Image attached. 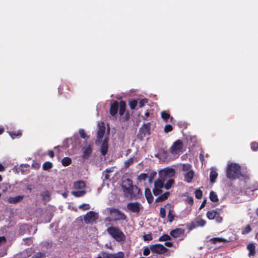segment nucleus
<instances>
[{
    "label": "nucleus",
    "mask_w": 258,
    "mask_h": 258,
    "mask_svg": "<svg viewBox=\"0 0 258 258\" xmlns=\"http://www.w3.org/2000/svg\"><path fill=\"white\" fill-rule=\"evenodd\" d=\"M108 234L114 240L118 242H124L126 236L122 230L118 227L110 226L106 229Z\"/></svg>",
    "instance_id": "nucleus-1"
},
{
    "label": "nucleus",
    "mask_w": 258,
    "mask_h": 258,
    "mask_svg": "<svg viewBox=\"0 0 258 258\" xmlns=\"http://www.w3.org/2000/svg\"><path fill=\"white\" fill-rule=\"evenodd\" d=\"M241 176L240 166L233 163L229 164L226 169V176L230 179H236Z\"/></svg>",
    "instance_id": "nucleus-2"
},
{
    "label": "nucleus",
    "mask_w": 258,
    "mask_h": 258,
    "mask_svg": "<svg viewBox=\"0 0 258 258\" xmlns=\"http://www.w3.org/2000/svg\"><path fill=\"white\" fill-rule=\"evenodd\" d=\"M109 212L110 214L112 215L114 217L113 221L120 220L127 221V216L121 211L116 208H109Z\"/></svg>",
    "instance_id": "nucleus-3"
},
{
    "label": "nucleus",
    "mask_w": 258,
    "mask_h": 258,
    "mask_svg": "<svg viewBox=\"0 0 258 258\" xmlns=\"http://www.w3.org/2000/svg\"><path fill=\"white\" fill-rule=\"evenodd\" d=\"M150 130H151V123L150 122H148L146 123H144L142 127H141L139 129V133L137 135V137L141 141L143 140L144 137L146 135H149L150 134Z\"/></svg>",
    "instance_id": "nucleus-4"
},
{
    "label": "nucleus",
    "mask_w": 258,
    "mask_h": 258,
    "mask_svg": "<svg viewBox=\"0 0 258 258\" xmlns=\"http://www.w3.org/2000/svg\"><path fill=\"white\" fill-rule=\"evenodd\" d=\"M183 144L181 140H178L173 143L170 149V153L176 155L183 152Z\"/></svg>",
    "instance_id": "nucleus-5"
},
{
    "label": "nucleus",
    "mask_w": 258,
    "mask_h": 258,
    "mask_svg": "<svg viewBox=\"0 0 258 258\" xmlns=\"http://www.w3.org/2000/svg\"><path fill=\"white\" fill-rule=\"evenodd\" d=\"M123 183L125 184L122 185L124 196L126 197H130L131 198L132 191V186H133V182L132 180L127 179L124 180Z\"/></svg>",
    "instance_id": "nucleus-6"
},
{
    "label": "nucleus",
    "mask_w": 258,
    "mask_h": 258,
    "mask_svg": "<svg viewBox=\"0 0 258 258\" xmlns=\"http://www.w3.org/2000/svg\"><path fill=\"white\" fill-rule=\"evenodd\" d=\"M150 250L153 252L159 254H164L168 251V249L160 243L150 245Z\"/></svg>",
    "instance_id": "nucleus-7"
},
{
    "label": "nucleus",
    "mask_w": 258,
    "mask_h": 258,
    "mask_svg": "<svg viewBox=\"0 0 258 258\" xmlns=\"http://www.w3.org/2000/svg\"><path fill=\"white\" fill-rule=\"evenodd\" d=\"M98 128L96 135L97 139L95 141V144L96 145H98L100 143V140L103 138L106 129L104 123L103 122L101 124H98Z\"/></svg>",
    "instance_id": "nucleus-8"
},
{
    "label": "nucleus",
    "mask_w": 258,
    "mask_h": 258,
    "mask_svg": "<svg viewBox=\"0 0 258 258\" xmlns=\"http://www.w3.org/2000/svg\"><path fill=\"white\" fill-rule=\"evenodd\" d=\"M126 207L132 212L139 213L141 209V205L138 202H131L127 204Z\"/></svg>",
    "instance_id": "nucleus-9"
},
{
    "label": "nucleus",
    "mask_w": 258,
    "mask_h": 258,
    "mask_svg": "<svg viewBox=\"0 0 258 258\" xmlns=\"http://www.w3.org/2000/svg\"><path fill=\"white\" fill-rule=\"evenodd\" d=\"M97 219V214L93 211H89L84 217V220L86 224L91 223Z\"/></svg>",
    "instance_id": "nucleus-10"
},
{
    "label": "nucleus",
    "mask_w": 258,
    "mask_h": 258,
    "mask_svg": "<svg viewBox=\"0 0 258 258\" xmlns=\"http://www.w3.org/2000/svg\"><path fill=\"white\" fill-rule=\"evenodd\" d=\"M108 141L109 139L107 137L104 139L101 147H100V153L102 156H105L108 150Z\"/></svg>",
    "instance_id": "nucleus-11"
},
{
    "label": "nucleus",
    "mask_w": 258,
    "mask_h": 258,
    "mask_svg": "<svg viewBox=\"0 0 258 258\" xmlns=\"http://www.w3.org/2000/svg\"><path fill=\"white\" fill-rule=\"evenodd\" d=\"M175 171L173 168H165L160 172V176L162 178V176L164 177H170L174 175Z\"/></svg>",
    "instance_id": "nucleus-12"
},
{
    "label": "nucleus",
    "mask_w": 258,
    "mask_h": 258,
    "mask_svg": "<svg viewBox=\"0 0 258 258\" xmlns=\"http://www.w3.org/2000/svg\"><path fill=\"white\" fill-rule=\"evenodd\" d=\"M132 191L131 198L134 199H139L141 196L142 195V192L140 188H139L137 185H133L132 186Z\"/></svg>",
    "instance_id": "nucleus-13"
},
{
    "label": "nucleus",
    "mask_w": 258,
    "mask_h": 258,
    "mask_svg": "<svg viewBox=\"0 0 258 258\" xmlns=\"http://www.w3.org/2000/svg\"><path fill=\"white\" fill-rule=\"evenodd\" d=\"M185 232V229L178 228L172 230L170 232V235L174 238L179 237L180 235H183Z\"/></svg>",
    "instance_id": "nucleus-14"
},
{
    "label": "nucleus",
    "mask_w": 258,
    "mask_h": 258,
    "mask_svg": "<svg viewBox=\"0 0 258 258\" xmlns=\"http://www.w3.org/2000/svg\"><path fill=\"white\" fill-rule=\"evenodd\" d=\"M119 103L117 101H114L110 105L109 112L113 116H115L118 110Z\"/></svg>",
    "instance_id": "nucleus-15"
},
{
    "label": "nucleus",
    "mask_w": 258,
    "mask_h": 258,
    "mask_svg": "<svg viewBox=\"0 0 258 258\" xmlns=\"http://www.w3.org/2000/svg\"><path fill=\"white\" fill-rule=\"evenodd\" d=\"M70 91L69 85L67 83H62L58 87V92L60 94L65 95Z\"/></svg>",
    "instance_id": "nucleus-16"
},
{
    "label": "nucleus",
    "mask_w": 258,
    "mask_h": 258,
    "mask_svg": "<svg viewBox=\"0 0 258 258\" xmlns=\"http://www.w3.org/2000/svg\"><path fill=\"white\" fill-rule=\"evenodd\" d=\"M104 258H123L124 253L122 252H118L116 253H104Z\"/></svg>",
    "instance_id": "nucleus-17"
},
{
    "label": "nucleus",
    "mask_w": 258,
    "mask_h": 258,
    "mask_svg": "<svg viewBox=\"0 0 258 258\" xmlns=\"http://www.w3.org/2000/svg\"><path fill=\"white\" fill-rule=\"evenodd\" d=\"M92 152V146L90 144L88 145L87 147L84 149L83 154V158L84 159H88Z\"/></svg>",
    "instance_id": "nucleus-18"
},
{
    "label": "nucleus",
    "mask_w": 258,
    "mask_h": 258,
    "mask_svg": "<svg viewBox=\"0 0 258 258\" xmlns=\"http://www.w3.org/2000/svg\"><path fill=\"white\" fill-rule=\"evenodd\" d=\"M246 248L248 250V256H254L255 254V246L254 243H249L246 246Z\"/></svg>",
    "instance_id": "nucleus-19"
},
{
    "label": "nucleus",
    "mask_w": 258,
    "mask_h": 258,
    "mask_svg": "<svg viewBox=\"0 0 258 258\" xmlns=\"http://www.w3.org/2000/svg\"><path fill=\"white\" fill-rule=\"evenodd\" d=\"M194 174L195 173L194 171L192 170H190L189 171H187L184 175V181L187 183L191 182L193 178Z\"/></svg>",
    "instance_id": "nucleus-20"
},
{
    "label": "nucleus",
    "mask_w": 258,
    "mask_h": 258,
    "mask_svg": "<svg viewBox=\"0 0 258 258\" xmlns=\"http://www.w3.org/2000/svg\"><path fill=\"white\" fill-rule=\"evenodd\" d=\"M126 102L123 100H121L119 103L118 111L119 115L122 116L125 112Z\"/></svg>",
    "instance_id": "nucleus-21"
},
{
    "label": "nucleus",
    "mask_w": 258,
    "mask_h": 258,
    "mask_svg": "<svg viewBox=\"0 0 258 258\" xmlns=\"http://www.w3.org/2000/svg\"><path fill=\"white\" fill-rule=\"evenodd\" d=\"M145 196L149 204H151L153 201L154 198L151 194V191L150 188H146L145 190Z\"/></svg>",
    "instance_id": "nucleus-22"
},
{
    "label": "nucleus",
    "mask_w": 258,
    "mask_h": 258,
    "mask_svg": "<svg viewBox=\"0 0 258 258\" xmlns=\"http://www.w3.org/2000/svg\"><path fill=\"white\" fill-rule=\"evenodd\" d=\"M221 211L220 209L217 208L215 210H211L207 212L206 214L207 217L209 220H213L216 216V214H218V211Z\"/></svg>",
    "instance_id": "nucleus-23"
},
{
    "label": "nucleus",
    "mask_w": 258,
    "mask_h": 258,
    "mask_svg": "<svg viewBox=\"0 0 258 258\" xmlns=\"http://www.w3.org/2000/svg\"><path fill=\"white\" fill-rule=\"evenodd\" d=\"M23 196H18L15 197H9L8 201L11 204H17L23 199Z\"/></svg>",
    "instance_id": "nucleus-24"
},
{
    "label": "nucleus",
    "mask_w": 258,
    "mask_h": 258,
    "mask_svg": "<svg viewBox=\"0 0 258 258\" xmlns=\"http://www.w3.org/2000/svg\"><path fill=\"white\" fill-rule=\"evenodd\" d=\"M209 241L211 244H216L220 242H227L228 240L224 238L214 237L211 238Z\"/></svg>",
    "instance_id": "nucleus-25"
},
{
    "label": "nucleus",
    "mask_w": 258,
    "mask_h": 258,
    "mask_svg": "<svg viewBox=\"0 0 258 258\" xmlns=\"http://www.w3.org/2000/svg\"><path fill=\"white\" fill-rule=\"evenodd\" d=\"M85 183L82 180L77 181L74 183V187L76 189H82L85 187Z\"/></svg>",
    "instance_id": "nucleus-26"
},
{
    "label": "nucleus",
    "mask_w": 258,
    "mask_h": 258,
    "mask_svg": "<svg viewBox=\"0 0 258 258\" xmlns=\"http://www.w3.org/2000/svg\"><path fill=\"white\" fill-rule=\"evenodd\" d=\"M170 195L169 192L167 191L159 196L155 199V202L158 203L167 200Z\"/></svg>",
    "instance_id": "nucleus-27"
},
{
    "label": "nucleus",
    "mask_w": 258,
    "mask_h": 258,
    "mask_svg": "<svg viewBox=\"0 0 258 258\" xmlns=\"http://www.w3.org/2000/svg\"><path fill=\"white\" fill-rule=\"evenodd\" d=\"M218 176V173L215 170H212L210 173V180L211 183H214Z\"/></svg>",
    "instance_id": "nucleus-28"
},
{
    "label": "nucleus",
    "mask_w": 258,
    "mask_h": 258,
    "mask_svg": "<svg viewBox=\"0 0 258 258\" xmlns=\"http://www.w3.org/2000/svg\"><path fill=\"white\" fill-rule=\"evenodd\" d=\"M164 178L162 179V178L160 177V178L158 179L154 183V187H158V188H162L164 186Z\"/></svg>",
    "instance_id": "nucleus-29"
},
{
    "label": "nucleus",
    "mask_w": 258,
    "mask_h": 258,
    "mask_svg": "<svg viewBox=\"0 0 258 258\" xmlns=\"http://www.w3.org/2000/svg\"><path fill=\"white\" fill-rule=\"evenodd\" d=\"M86 193L85 190H82L80 191H73L71 194L75 197H81L84 196Z\"/></svg>",
    "instance_id": "nucleus-30"
},
{
    "label": "nucleus",
    "mask_w": 258,
    "mask_h": 258,
    "mask_svg": "<svg viewBox=\"0 0 258 258\" xmlns=\"http://www.w3.org/2000/svg\"><path fill=\"white\" fill-rule=\"evenodd\" d=\"M72 163V160L70 157H64L61 160V164L63 166H68Z\"/></svg>",
    "instance_id": "nucleus-31"
},
{
    "label": "nucleus",
    "mask_w": 258,
    "mask_h": 258,
    "mask_svg": "<svg viewBox=\"0 0 258 258\" xmlns=\"http://www.w3.org/2000/svg\"><path fill=\"white\" fill-rule=\"evenodd\" d=\"M52 163L49 161L45 162L42 165V168L44 170H48L52 168Z\"/></svg>",
    "instance_id": "nucleus-32"
},
{
    "label": "nucleus",
    "mask_w": 258,
    "mask_h": 258,
    "mask_svg": "<svg viewBox=\"0 0 258 258\" xmlns=\"http://www.w3.org/2000/svg\"><path fill=\"white\" fill-rule=\"evenodd\" d=\"M174 217L175 215L174 210L172 209H170L167 215L168 221L172 222L174 220Z\"/></svg>",
    "instance_id": "nucleus-33"
},
{
    "label": "nucleus",
    "mask_w": 258,
    "mask_h": 258,
    "mask_svg": "<svg viewBox=\"0 0 258 258\" xmlns=\"http://www.w3.org/2000/svg\"><path fill=\"white\" fill-rule=\"evenodd\" d=\"M209 198L210 200L213 202H216L218 201V197L216 193L213 191H211L210 192Z\"/></svg>",
    "instance_id": "nucleus-34"
},
{
    "label": "nucleus",
    "mask_w": 258,
    "mask_h": 258,
    "mask_svg": "<svg viewBox=\"0 0 258 258\" xmlns=\"http://www.w3.org/2000/svg\"><path fill=\"white\" fill-rule=\"evenodd\" d=\"M41 196L43 201H49L50 200V194L48 191H45L41 194Z\"/></svg>",
    "instance_id": "nucleus-35"
},
{
    "label": "nucleus",
    "mask_w": 258,
    "mask_h": 258,
    "mask_svg": "<svg viewBox=\"0 0 258 258\" xmlns=\"http://www.w3.org/2000/svg\"><path fill=\"white\" fill-rule=\"evenodd\" d=\"M162 118L164 119L165 122H167L168 119L170 117L169 113L166 111H163L161 113Z\"/></svg>",
    "instance_id": "nucleus-36"
},
{
    "label": "nucleus",
    "mask_w": 258,
    "mask_h": 258,
    "mask_svg": "<svg viewBox=\"0 0 258 258\" xmlns=\"http://www.w3.org/2000/svg\"><path fill=\"white\" fill-rule=\"evenodd\" d=\"M174 183V180L173 179H169L164 185V187L166 189H169Z\"/></svg>",
    "instance_id": "nucleus-37"
},
{
    "label": "nucleus",
    "mask_w": 258,
    "mask_h": 258,
    "mask_svg": "<svg viewBox=\"0 0 258 258\" xmlns=\"http://www.w3.org/2000/svg\"><path fill=\"white\" fill-rule=\"evenodd\" d=\"M223 212L222 210L221 209V211H218V214H216V216L215 218L216 221L218 223H221L223 221V217L221 216V213Z\"/></svg>",
    "instance_id": "nucleus-38"
},
{
    "label": "nucleus",
    "mask_w": 258,
    "mask_h": 258,
    "mask_svg": "<svg viewBox=\"0 0 258 258\" xmlns=\"http://www.w3.org/2000/svg\"><path fill=\"white\" fill-rule=\"evenodd\" d=\"M171 239V237L168 234H164L162 236L159 237V241H166L167 240H170Z\"/></svg>",
    "instance_id": "nucleus-39"
},
{
    "label": "nucleus",
    "mask_w": 258,
    "mask_h": 258,
    "mask_svg": "<svg viewBox=\"0 0 258 258\" xmlns=\"http://www.w3.org/2000/svg\"><path fill=\"white\" fill-rule=\"evenodd\" d=\"M134 161V158H130L127 160H126L124 163V166L125 168H128L130 166L133 164Z\"/></svg>",
    "instance_id": "nucleus-40"
},
{
    "label": "nucleus",
    "mask_w": 258,
    "mask_h": 258,
    "mask_svg": "<svg viewBox=\"0 0 258 258\" xmlns=\"http://www.w3.org/2000/svg\"><path fill=\"white\" fill-rule=\"evenodd\" d=\"M252 230V229L251 228V226L250 225H247L243 229L242 231V234L245 235L250 232H251Z\"/></svg>",
    "instance_id": "nucleus-41"
},
{
    "label": "nucleus",
    "mask_w": 258,
    "mask_h": 258,
    "mask_svg": "<svg viewBox=\"0 0 258 258\" xmlns=\"http://www.w3.org/2000/svg\"><path fill=\"white\" fill-rule=\"evenodd\" d=\"M24 244L26 245H30L33 243V238L32 237L23 239Z\"/></svg>",
    "instance_id": "nucleus-42"
},
{
    "label": "nucleus",
    "mask_w": 258,
    "mask_h": 258,
    "mask_svg": "<svg viewBox=\"0 0 258 258\" xmlns=\"http://www.w3.org/2000/svg\"><path fill=\"white\" fill-rule=\"evenodd\" d=\"M79 134L80 135V137L82 139H89V137L85 133V131L84 129L81 128L79 131Z\"/></svg>",
    "instance_id": "nucleus-43"
},
{
    "label": "nucleus",
    "mask_w": 258,
    "mask_h": 258,
    "mask_svg": "<svg viewBox=\"0 0 258 258\" xmlns=\"http://www.w3.org/2000/svg\"><path fill=\"white\" fill-rule=\"evenodd\" d=\"M196 226L198 227H204L206 224V221L204 219H200L196 221Z\"/></svg>",
    "instance_id": "nucleus-44"
},
{
    "label": "nucleus",
    "mask_w": 258,
    "mask_h": 258,
    "mask_svg": "<svg viewBox=\"0 0 258 258\" xmlns=\"http://www.w3.org/2000/svg\"><path fill=\"white\" fill-rule=\"evenodd\" d=\"M138 101L136 100H132L129 102L130 107L131 109H134L137 105Z\"/></svg>",
    "instance_id": "nucleus-45"
},
{
    "label": "nucleus",
    "mask_w": 258,
    "mask_h": 258,
    "mask_svg": "<svg viewBox=\"0 0 258 258\" xmlns=\"http://www.w3.org/2000/svg\"><path fill=\"white\" fill-rule=\"evenodd\" d=\"M195 197L197 199H201L203 197V191L201 189H197L195 191Z\"/></svg>",
    "instance_id": "nucleus-46"
},
{
    "label": "nucleus",
    "mask_w": 258,
    "mask_h": 258,
    "mask_svg": "<svg viewBox=\"0 0 258 258\" xmlns=\"http://www.w3.org/2000/svg\"><path fill=\"white\" fill-rule=\"evenodd\" d=\"M34 258H44L45 257V253L38 252H36L33 256Z\"/></svg>",
    "instance_id": "nucleus-47"
},
{
    "label": "nucleus",
    "mask_w": 258,
    "mask_h": 258,
    "mask_svg": "<svg viewBox=\"0 0 258 258\" xmlns=\"http://www.w3.org/2000/svg\"><path fill=\"white\" fill-rule=\"evenodd\" d=\"M160 217L162 219H165L166 217V210L164 208H161L160 209Z\"/></svg>",
    "instance_id": "nucleus-48"
},
{
    "label": "nucleus",
    "mask_w": 258,
    "mask_h": 258,
    "mask_svg": "<svg viewBox=\"0 0 258 258\" xmlns=\"http://www.w3.org/2000/svg\"><path fill=\"white\" fill-rule=\"evenodd\" d=\"M162 188H158V187H154L153 189V194L155 196H158L159 195H160L162 190L161 189Z\"/></svg>",
    "instance_id": "nucleus-49"
},
{
    "label": "nucleus",
    "mask_w": 258,
    "mask_h": 258,
    "mask_svg": "<svg viewBox=\"0 0 258 258\" xmlns=\"http://www.w3.org/2000/svg\"><path fill=\"white\" fill-rule=\"evenodd\" d=\"M148 177V175L146 173H141L138 176V180L140 181L145 180Z\"/></svg>",
    "instance_id": "nucleus-50"
},
{
    "label": "nucleus",
    "mask_w": 258,
    "mask_h": 258,
    "mask_svg": "<svg viewBox=\"0 0 258 258\" xmlns=\"http://www.w3.org/2000/svg\"><path fill=\"white\" fill-rule=\"evenodd\" d=\"M79 209H82L83 210H88L90 209V206L88 204H83L79 207Z\"/></svg>",
    "instance_id": "nucleus-51"
},
{
    "label": "nucleus",
    "mask_w": 258,
    "mask_h": 258,
    "mask_svg": "<svg viewBox=\"0 0 258 258\" xmlns=\"http://www.w3.org/2000/svg\"><path fill=\"white\" fill-rule=\"evenodd\" d=\"M251 149L253 151H256L258 149V143L253 142L251 143L250 145Z\"/></svg>",
    "instance_id": "nucleus-52"
},
{
    "label": "nucleus",
    "mask_w": 258,
    "mask_h": 258,
    "mask_svg": "<svg viewBox=\"0 0 258 258\" xmlns=\"http://www.w3.org/2000/svg\"><path fill=\"white\" fill-rule=\"evenodd\" d=\"M173 130V127L171 124H167L165 125L164 127V132L166 133L170 132Z\"/></svg>",
    "instance_id": "nucleus-53"
},
{
    "label": "nucleus",
    "mask_w": 258,
    "mask_h": 258,
    "mask_svg": "<svg viewBox=\"0 0 258 258\" xmlns=\"http://www.w3.org/2000/svg\"><path fill=\"white\" fill-rule=\"evenodd\" d=\"M197 226H196V223L195 222H191L188 224L187 225V228L188 230H191L196 228H197Z\"/></svg>",
    "instance_id": "nucleus-54"
},
{
    "label": "nucleus",
    "mask_w": 258,
    "mask_h": 258,
    "mask_svg": "<svg viewBox=\"0 0 258 258\" xmlns=\"http://www.w3.org/2000/svg\"><path fill=\"white\" fill-rule=\"evenodd\" d=\"M143 239L144 241H150L153 239L152 235L151 233L145 234L143 236Z\"/></svg>",
    "instance_id": "nucleus-55"
},
{
    "label": "nucleus",
    "mask_w": 258,
    "mask_h": 258,
    "mask_svg": "<svg viewBox=\"0 0 258 258\" xmlns=\"http://www.w3.org/2000/svg\"><path fill=\"white\" fill-rule=\"evenodd\" d=\"M191 168V165L189 164H184L183 165L182 169L183 171H188Z\"/></svg>",
    "instance_id": "nucleus-56"
},
{
    "label": "nucleus",
    "mask_w": 258,
    "mask_h": 258,
    "mask_svg": "<svg viewBox=\"0 0 258 258\" xmlns=\"http://www.w3.org/2000/svg\"><path fill=\"white\" fill-rule=\"evenodd\" d=\"M148 102V99H143L139 101V107H143L145 103Z\"/></svg>",
    "instance_id": "nucleus-57"
},
{
    "label": "nucleus",
    "mask_w": 258,
    "mask_h": 258,
    "mask_svg": "<svg viewBox=\"0 0 258 258\" xmlns=\"http://www.w3.org/2000/svg\"><path fill=\"white\" fill-rule=\"evenodd\" d=\"M150 247L149 248L148 247H145L143 250V254L145 256H147L149 255L150 253Z\"/></svg>",
    "instance_id": "nucleus-58"
},
{
    "label": "nucleus",
    "mask_w": 258,
    "mask_h": 258,
    "mask_svg": "<svg viewBox=\"0 0 258 258\" xmlns=\"http://www.w3.org/2000/svg\"><path fill=\"white\" fill-rule=\"evenodd\" d=\"M156 175V172H153L150 173V176L149 177V182L150 183H152L153 178H154L155 176Z\"/></svg>",
    "instance_id": "nucleus-59"
},
{
    "label": "nucleus",
    "mask_w": 258,
    "mask_h": 258,
    "mask_svg": "<svg viewBox=\"0 0 258 258\" xmlns=\"http://www.w3.org/2000/svg\"><path fill=\"white\" fill-rule=\"evenodd\" d=\"M186 202L190 205H192L194 204L193 198L191 197H188L186 200Z\"/></svg>",
    "instance_id": "nucleus-60"
},
{
    "label": "nucleus",
    "mask_w": 258,
    "mask_h": 258,
    "mask_svg": "<svg viewBox=\"0 0 258 258\" xmlns=\"http://www.w3.org/2000/svg\"><path fill=\"white\" fill-rule=\"evenodd\" d=\"M130 118V113L128 111H126L125 113V115L122 117V120L123 121H127Z\"/></svg>",
    "instance_id": "nucleus-61"
},
{
    "label": "nucleus",
    "mask_w": 258,
    "mask_h": 258,
    "mask_svg": "<svg viewBox=\"0 0 258 258\" xmlns=\"http://www.w3.org/2000/svg\"><path fill=\"white\" fill-rule=\"evenodd\" d=\"M102 174L104 176L103 181L108 180L109 179L110 176L108 173L103 172Z\"/></svg>",
    "instance_id": "nucleus-62"
},
{
    "label": "nucleus",
    "mask_w": 258,
    "mask_h": 258,
    "mask_svg": "<svg viewBox=\"0 0 258 258\" xmlns=\"http://www.w3.org/2000/svg\"><path fill=\"white\" fill-rule=\"evenodd\" d=\"M20 135H21V134L19 132L17 133V132H14V131L11 133V136L13 138H14V137H16L18 136H19Z\"/></svg>",
    "instance_id": "nucleus-63"
},
{
    "label": "nucleus",
    "mask_w": 258,
    "mask_h": 258,
    "mask_svg": "<svg viewBox=\"0 0 258 258\" xmlns=\"http://www.w3.org/2000/svg\"><path fill=\"white\" fill-rule=\"evenodd\" d=\"M48 155L49 156L50 158H53L54 156V152L52 150H49L48 151Z\"/></svg>",
    "instance_id": "nucleus-64"
}]
</instances>
